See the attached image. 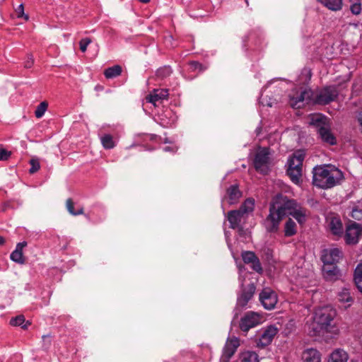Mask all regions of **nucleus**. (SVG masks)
I'll list each match as a JSON object with an SVG mask.
<instances>
[{"mask_svg": "<svg viewBox=\"0 0 362 362\" xmlns=\"http://www.w3.org/2000/svg\"><path fill=\"white\" fill-rule=\"evenodd\" d=\"M5 243V238L3 236H0V246Z\"/></svg>", "mask_w": 362, "mask_h": 362, "instance_id": "nucleus-50", "label": "nucleus"}, {"mask_svg": "<svg viewBox=\"0 0 362 362\" xmlns=\"http://www.w3.org/2000/svg\"><path fill=\"white\" fill-rule=\"evenodd\" d=\"M257 257L255 252L251 251H245L242 252V258L245 264H250L252 262L255 261Z\"/></svg>", "mask_w": 362, "mask_h": 362, "instance_id": "nucleus-38", "label": "nucleus"}, {"mask_svg": "<svg viewBox=\"0 0 362 362\" xmlns=\"http://www.w3.org/2000/svg\"><path fill=\"white\" fill-rule=\"evenodd\" d=\"M227 218L230 223V228L233 229H242L240 223L245 216L238 209L232 210L227 213Z\"/></svg>", "mask_w": 362, "mask_h": 362, "instance_id": "nucleus-15", "label": "nucleus"}, {"mask_svg": "<svg viewBox=\"0 0 362 362\" xmlns=\"http://www.w3.org/2000/svg\"><path fill=\"white\" fill-rule=\"evenodd\" d=\"M338 299L341 302L349 303L352 301L349 289L348 288H343L338 293Z\"/></svg>", "mask_w": 362, "mask_h": 362, "instance_id": "nucleus-35", "label": "nucleus"}, {"mask_svg": "<svg viewBox=\"0 0 362 362\" xmlns=\"http://www.w3.org/2000/svg\"><path fill=\"white\" fill-rule=\"evenodd\" d=\"M259 300L267 310L274 308L278 299L276 293L270 288H264L259 293Z\"/></svg>", "mask_w": 362, "mask_h": 362, "instance_id": "nucleus-9", "label": "nucleus"}, {"mask_svg": "<svg viewBox=\"0 0 362 362\" xmlns=\"http://www.w3.org/2000/svg\"><path fill=\"white\" fill-rule=\"evenodd\" d=\"M30 164L31 165V168L29 170V173L30 174H33V173H36L40 168V161L37 158H32L30 160Z\"/></svg>", "mask_w": 362, "mask_h": 362, "instance_id": "nucleus-39", "label": "nucleus"}, {"mask_svg": "<svg viewBox=\"0 0 362 362\" xmlns=\"http://www.w3.org/2000/svg\"><path fill=\"white\" fill-rule=\"evenodd\" d=\"M242 196V192L240 191L238 185H230L226 189V194L223 200H226L229 204H234L237 203Z\"/></svg>", "mask_w": 362, "mask_h": 362, "instance_id": "nucleus-16", "label": "nucleus"}, {"mask_svg": "<svg viewBox=\"0 0 362 362\" xmlns=\"http://www.w3.org/2000/svg\"><path fill=\"white\" fill-rule=\"evenodd\" d=\"M255 207V200L253 199H247L239 208V211L245 216L247 213L252 212Z\"/></svg>", "mask_w": 362, "mask_h": 362, "instance_id": "nucleus-31", "label": "nucleus"}, {"mask_svg": "<svg viewBox=\"0 0 362 362\" xmlns=\"http://www.w3.org/2000/svg\"><path fill=\"white\" fill-rule=\"evenodd\" d=\"M348 354L341 349L334 351L331 355L328 362H347Z\"/></svg>", "mask_w": 362, "mask_h": 362, "instance_id": "nucleus-24", "label": "nucleus"}, {"mask_svg": "<svg viewBox=\"0 0 362 362\" xmlns=\"http://www.w3.org/2000/svg\"><path fill=\"white\" fill-rule=\"evenodd\" d=\"M309 124L316 127L317 129L329 124L328 119L322 114L310 115L309 116Z\"/></svg>", "mask_w": 362, "mask_h": 362, "instance_id": "nucleus-21", "label": "nucleus"}, {"mask_svg": "<svg viewBox=\"0 0 362 362\" xmlns=\"http://www.w3.org/2000/svg\"><path fill=\"white\" fill-rule=\"evenodd\" d=\"M11 156V152L4 148H0V161L7 160Z\"/></svg>", "mask_w": 362, "mask_h": 362, "instance_id": "nucleus-45", "label": "nucleus"}, {"mask_svg": "<svg viewBox=\"0 0 362 362\" xmlns=\"http://www.w3.org/2000/svg\"><path fill=\"white\" fill-rule=\"evenodd\" d=\"M284 231V235L286 237H291L296 235L297 233L296 223L291 218H288L285 223Z\"/></svg>", "mask_w": 362, "mask_h": 362, "instance_id": "nucleus-27", "label": "nucleus"}, {"mask_svg": "<svg viewBox=\"0 0 362 362\" xmlns=\"http://www.w3.org/2000/svg\"><path fill=\"white\" fill-rule=\"evenodd\" d=\"M350 10L354 15H358L361 13V6L360 2H356L351 5Z\"/></svg>", "mask_w": 362, "mask_h": 362, "instance_id": "nucleus-44", "label": "nucleus"}, {"mask_svg": "<svg viewBox=\"0 0 362 362\" xmlns=\"http://www.w3.org/2000/svg\"><path fill=\"white\" fill-rule=\"evenodd\" d=\"M278 333V329L274 325L267 327L258 339H256V346L258 348H264L269 345L274 337Z\"/></svg>", "mask_w": 362, "mask_h": 362, "instance_id": "nucleus-10", "label": "nucleus"}, {"mask_svg": "<svg viewBox=\"0 0 362 362\" xmlns=\"http://www.w3.org/2000/svg\"><path fill=\"white\" fill-rule=\"evenodd\" d=\"M303 362H320L321 356L320 352L315 349L305 350L302 356Z\"/></svg>", "mask_w": 362, "mask_h": 362, "instance_id": "nucleus-22", "label": "nucleus"}, {"mask_svg": "<svg viewBox=\"0 0 362 362\" xmlns=\"http://www.w3.org/2000/svg\"><path fill=\"white\" fill-rule=\"evenodd\" d=\"M168 95V89H155L152 93L146 96V100L156 106L157 101L167 99Z\"/></svg>", "mask_w": 362, "mask_h": 362, "instance_id": "nucleus-17", "label": "nucleus"}, {"mask_svg": "<svg viewBox=\"0 0 362 362\" xmlns=\"http://www.w3.org/2000/svg\"><path fill=\"white\" fill-rule=\"evenodd\" d=\"M91 42V40L88 37L83 38L79 42L80 49L82 52H85L88 45Z\"/></svg>", "mask_w": 362, "mask_h": 362, "instance_id": "nucleus-42", "label": "nucleus"}, {"mask_svg": "<svg viewBox=\"0 0 362 362\" xmlns=\"http://www.w3.org/2000/svg\"><path fill=\"white\" fill-rule=\"evenodd\" d=\"M66 206L69 212L73 216H78L83 214L84 210L83 207H79L76 211L74 210V204L71 199H68L66 202Z\"/></svg>", "mask_w": 362, "mask_h": 362, "instance_id": "nucleus-33", "label": "nucleus"}, {"mask_svg": "<svg viewBox=\"0 0 362 362\" xmlns=\"http://www.w3.org/2000/svg\"><path fill=\"white\" fill-rule=\"evenodd\" d=\"M16 16L18 18H23L25 21L29 20V16L28 14H25L24 13V6L23 4H20L15 10Z\"/></svg>", "mask_w": 362, "mask_h": 362, "instance_id": "nucleus-40", "label": "nucleus"}, {"mask_svg": "<svg viewBox=\"0 0 362 362\" xmlns=\"http://www.w3.org/2000/svg\"><path fill=\"white\" fill-rule=\"evenodd\" d=\"M261 322V315L257 313L250 311L241 318L240 329L244 332H247L250 329L258 325Z\"/></svg>", "mask_w": 362, "mask_h": 362, "instance_id": "nucleus-7", "label": "nucleus"}, {"mask_svg": "<svg viewBox=\"0 0 362 362\" xmlns=\"http://www.w3.org/2000/svg\"><path fill=\"white\" fill-rule=\"evenodd\" d=\"M28 245L27 242L23 241L21 243H18L16 245L15 250H13L11 255L10 258L12 261L18 263V264H24L25 263V259L23 257V249L26 247Z\"/></svg>", "mask_w": 362, "mask_h": 362, "instance_id": "nucleus-19", "label": "nucleus"}, {"mask_svg": "<svg viewBox=\"0 0 362 362\" xmlns=\"http://www.w3.org/2000/svg\"><path fill=\"white\" fill-rule=\"evenodd\" d=\"M362 236V226L356 222L351 223L347 227L344 239L348 245L356 244Z\"/></svg>", "mask_w": 362, "mask_h": 362, "instance_id": "nucleus-8", "label": "nucleus"}, {"mask_svg": "<svg viewBox=\"0 0 362 362\" xmlns=\"http://www.w3.org/2000/svg\"><path fill=\"white\" fill-rule=\"evenodd\" d=\"M100 141L103 146L106 149L113 148L115 146L113 137L110 134H105L101 136Z\"/></svg>", "mask_w": 362, "mask_h": 362, "instance_id": "nucleus-34", "label": "nucleus"}, {"mask_svg": "<svg viewBox=\"0 0 362 362\" xmlns=\"http://www.w3.org/2000/svg\"><path fill=\"white\" fill-rule=\"evenodd\" d=\"M10 324L13 326H21L22 329H27L30 325V321H26L25 317L23 315H20L11 319Z\"/></svg>", "mask_w": 362, "mask_h": 362, "instance_id": "nucleus-29", "label": "nucleus"}, {"mask_svg": "<svg viewBox=\"0 0 362 362\" xmlns=\"http://www.w3.org/2000/svg\"><path fill=\"white\" fill-rule=\"evenodd\" d=\"M165 151H170V147H168H168H165Z\"/></svg>", "mask_w": 362, "mask_h": 362, "instance_id": "nucleus-52", "label": "nucleus"}, {"mask_svg": "<svg viewBox=\"0 0 362 362\" xmlns=\"http://www.w3.org/2000/svg\"><path fill=\"white\" fill-rule=\"evenodd\" d=\"M354 277H361L362 279V263L357 265L354 272Z\"/></svg>", "mask_w": 362, "mask_h": 362, "instance_id": "nucleus-47", "label": "nucleus"}, {"mask_svg": "<svg viewBox=\"0 0 362 362\" xmlns=\"http://www.w3.org/2000/svg\"><path fill=\"white\" fill-rule=\"evenodd\" d=\"M189 65L192 71L199 70V71H202L206 69V68L204 67V66L202 64L196 61L190 62Z\"/></svg>", "mask_w": 362, "mask_h": 362, "instance_id": "nucleus-41", "label": "nucleus"}, {"mask_svg": "<svg viewBox=\"0 0 362 362\" xmlns=\"http://www.w3.org/2000/svg\"><path fill=\"white\" fill-rule=\"evenodd\" d=\"M349 215L356 220L362 221V202L354 204Z\"/></svg>", "mask_w": 362, "mask_h": 362, "instance_id": "nucleus-30", "label": "nucleus"}, {"mask_svg": "<svg viewBox=\"0 0 362 362\" xmlns=\"http://www.w3.org/2000/svg\"><path fill=\"white\" fill-rule=\"evenodd\" d=\"M328 227H329L330 231L334 235H340L342 233V230H343L342 223L339 218L332 217L329 219V221L328 223Z\"/></svg>", "mask_w": 362, "mask_h": 362, "instance_id": "nucleus-23", "label": "nucleus"}, {"mask_svg": "<svg viewBox=\"0 0 362 362\" xmlns=\"http://www.w3.org/2000/svg\"><path fill=\"white\" fill-rule=\"evenodd\" d=\"M358 122L361 124V132H362V111L360 112L359 114V117H358Z\"/></svg>", "mask_w": 362, "mask_h": 362, "instance_id": "nucleus-49", "label": "nucleus"}, {"mask_svg": "<svg viewBox=\"0 0 362 362\" xmlns=\"http://www.w3.org/2000/svg\"><path fill=\"white\" fill-rule=\"evenodd\" d=\"M313 92L310 89H305L297 93L296 95L291 96L290 105L295 109H298L304 106L305 103H309L311 100Z\"/></svg>", "mask_w": 362, "mask_h": 362, "instance_id": "nucleus-11", "label": "nucleus"}, {"mask_svg": "<svg viewBox=\"0 0 362 362\" xmlns=\"http://www.w3.org/2000/svg\"><path fill=\"white\" fill-rule=\"evenodd\" d=\"M317 132L324 142L331 145L336 144V139L331 133L330 127L329 124L317 129Z\"/></svg>", "mask_w": 362, "mask_h": 362, "instance_id": "nucleus-20", "label": "nucleus"}, {"mask_svg": "<svg viewBox=\"0 0 362 362\" xmlns=\"http://www.w3.org/2000/svg\"><path fill=\"white\" fill-rule=\"evenodd\" d=\"M339 95V91L335 86H326L318 91L314 103L318 105H327L335 100Z\"/></svg>", "mask_w": 362, "mask_h": 362, "instance_id": "nucleus-5", "label": "nucleus"}, {"mask_svg": "<svg viewBox=\"0 0 362 362\" xmlns=\"http://www.w3.org/2000/svg\"><path fill=\"white\" fill-rule=\"evenodd\" d=\"M48 107V103L46 101L41 102L36 107L35 111V116L37 118H41L47 111Z\"/></svg>", "mask_w": 362, "mask_h": 362, "instance_id": "nucleus-36", "label": "nucleus"}, {"mask_svg": "<svg viewBox=\"0 0 362 362\" xmlns=\"http://www.w3.org/2000/svg\"><path fill=\"white\" fill-rule=\"evenodd\" d=\"M34 64V59L32 54H28L26 61L24 62L25 68L29 69L33 66Z\"/></svg>", "mask_w": 362, "mask_h": 362, "instance_id": "nucleus-46", "label": "nucleus"}, {"mask_svg": "<svg viewBox=\"0 0 362 362\" xmlns=\"http://www.w3.org/2000/svg\"><path fill=\"white\" fill-rule=\"evenodd\" d=\"M323 276L327 281H335L338 279L339 271L334 264H324L322 268Z\"/></svg>", "mask_w": 362, "mask_h": 362, "instance_id": "nucleus-18", "label": "nucleus"}, {"mask_svg": "<svg viewBox=\"0 0 362 362\" xmlns=\"http://www.w3.org/2000/svg\"><path fill=\"white\" fill-rule=\"evenodd\" d=\"M313 173V185L322 189L333 187L344 178L342 172L332 165L315 166Z\"/></svg>", "mask_w": 362, "mask_h": 362, "instance_id": "nucleus-1", "label": "nucleus"}, {"mask_svg": "<svg viewBox=\"0 0 362 362\" xmlns=\"http://www.w3.org/2000/svg\"><path fill=\"white\" fill-rule=\"evenodd\" d=\"M122 69L120 65H115L109 67L104 71V75L106 78H113L121 75Z\"/></svg>", "mask_w": 362, "mask_h": 362, "instance_id": "nucleus-25", "label": "nucleus"}, {"mask_svg": "<svg viewBox=\"0 0 362 362\" xmlns=\"http://www.w3.org/2000/svg\"><path fill=\"white\" fill-rule=\"evenodd\" d=\"M355 284L358 289L362 293V279L361 277H354Z\"/></svg>", "mask_w": 362, "mask_h": 362, "instance_id": "nucleus-48", "label": "nucleus"}, {"mask_svg": "<svg viewBox=\"0 0 362 362\" xmlns=\"http://www.w3.org/2000/svg\"><path fill=\"white\" fill-rule=\"evenodd\" d=\"M305 152L299 150L293 153L288 159L287 175L293 182H299L302 175V165L305 158Z\"/></svg>", "mask_w": 362, "mask_h": 362, "instance_id": "nucleus-4", "label": "nucleus"}, {"mask_svg": "<svg viewBox=\"0 0 362 362\" xmlns=\"http://www.w3.org/2000/svg\"><path fill=\"white\" fill-rule=\"evenodd\" d=\"M172 73V69L169 66H165L158 69L156 71V76L160 78H165L169 76Z\"/></svg>", "mask_w": 362, "mask_h": 362, "instance_id": "nucleus-37", "label": "nucleus"}, {"mask_svg": "<svg viewBox=\"0 0 362 362\" xmlns=\"http://www.w3.org/2000/svg\"><path fill=\"white\" fill-rule=\"evenodd\" d=\"M255 289L254 284H249L243 286L241 293L238 297L236 307L241 309L245 308L253 297Z\"/></svg>", "mask_w": 362, "mask_h": 362, "instance_id": "nucleus-12", "label": "nucleus"}, {"mask_svg": "<svg viewBox=\"0 0 362 362\" xmlns=\"http://www.w3.org/2000/svg\"><path fill=\"white\" fill-rule=\"evenodd\" d=\"M240 362H259L258 356L254 351H245L240 355Z\"/></svg>", "mask_w": 362, "mask_h": 362, "instance_id": "nucleus-32", "label": "nucleus"}, {"mask_svg": "<svg viewBox=\"0 0 362 362\" xmlns=\"http://www.w3.org/2000/svg\"><path fill=\"white\" fill-rule=\"evenodd\" d=\"M269 151L267 148L260 149L255 156L254 165L255 169L263 173L267 174L269 170Z\"/></svg>", "mask_w": 362, "mask_h": 362, "instance_id": "nucleus-6", "label": "nucleus"}, {"mask_svg": "<svg viewBox=\"0 0 362 362\" xmlns=\"http://www.w3.org/2000/svg\"><path fill=\"white\" fill-rule=\"evenodd\" d=\"M321 4L332 11H339L342 7V0H318Z\"/></svg>", "mask_w": 362, "mask_h": 362, "instance_id": "nucleus-28", "label": "nucleus"}, {"mask_svg": "<svg viewBox=\"0 0 362 362\" xmlns=\"http://www.w3.org/2000/svg\"><path fill=\"white\" fill-rule=\"evenodd\" d=\"M297 206L294 200L281 199L276 200L269 207V214L266 219L267 231L274 233L279 229V223L284 216L288 214Z\"/></svg>", "mask_w": 362, "mask_h": 362, "instance_id": "nucleus-2", "label": "nucleus"}, {"mask_svg": "<svg viewBox=\"0 0 362 362\" xmlns=\"http://www.w3.org/2000/svg\"><path fill=\"white\" fill-rule=\"evenodd\" d=\"M337 315V311L331 305L317 308L314 313L313 321L308 325V334L310 336L320 335L331 325Z\"/></svg>", "mask_w": 362, "mask_h": 362, "instance_id": "nucleus-3", "label": "nucleus"}, {"mask_svg": "<svg viewBox=\"0 0 362 362\" xmlns=\"http://www.w3.org/2000/svg\"><path fill=\"white\" fill-rule=\"evenodd\" d=\"M240 346L239 339L237 337H232L228 339L225 346L223 348L221 358L223 361L228 362L232 356L236 351L238 347Z\"/></svg>", "mask_w": 362, "mask_h": 362, "instance_id": "nucleus-13", "label": "nucleus"}, {"mask_svg": "<svg viewBox=\"0 0 362 362\" xmlns=\"http://www.w3.org/2000/svg\"><path fill=\"white\" fill-rule=\"evenodd\" d=\"M250 264L251 267L254 271L258 273H261L262 272V267L258 257L255 259V261L252 262Z\"/></svg>", "mask_w": 362, "mask_h": 362, "instance_id": "nucleus-43", "label": "nucleus"}, {"mask_svg": "<svg viewBox=\"0 0 362 362\" xmlns=\"http://www.w3.org/2000/svg\"><path fill=\"white\" fill-rule=\"evenodd\" d=\"M46 338H47V336H45V335H44V336L42 337V339H43V340H44V341L45 340V339H46Z\"/></svg>", "mask_w": 362, "mask_h": 362, "instance_id": "nucleus-53", "label": "nucleus"}, {"mask_svg": "<svg viewBox=\"0 0 362 362\" xmlns=\"http://www.w3.org/2000/svg\"><path fill=\"white\" fill-rule=\"evenodd\" d=\"M290 215L296 218L300 224H302L305 221L306 210L297 206L294 210L290 212Z\"/></svg>", "mask_w": 362, "mask_h": 362, "instance_id": "nucleus-26", "label": "nucleus"}, {"mask_svg": "<svg viewBox=\"0 0 362 362\" xmlns=\"http://www.w3.org/2000/svg\"><path fill=\"white\" fill-rule=\"evenodd\" d=\"M140 2L141 3H144V4H147L151 0H139Z\"/></svg>", "mask_w": 362, "mask_h": 362, "instance_id": "nucleus-51", "label": "nucleus"}, {"mask_svg": "<svg viewBox=\"0 0 362 362\" xmlns=\"http://www.w3.org/2000/svg\"><path fill=\"white\" fill-rule=\"evenodd\" d=\"M341 257L342 252L338 248L325 249L322 251L321 259L324 264H336Z\"/></svg>", "mask_w": 362, "mask_h": 362, "instance_id": "nucleus-14", "label": "nucleus"}]
</instances>
